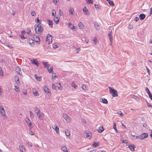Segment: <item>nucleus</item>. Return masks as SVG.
<instances>
[{"mask_svg": "<svg viewBox=\"0 0 152 152\" xmlns=\"http://www.w3.org/2000/svg\"><path fill=\"white\" fill-rule=\"evenodd\" d=\"M110 89V92L113 97L117 96H118L117 91L113 88L109 87Z\"/></svg>", "mask_w": 152, "mask_h": 152, "instance_id": "f257e3e1", "label": "nucleus"}, {"mask_svg": "<svg viewBox=\"0 0 152 152\" xmlns=\"http://www.w3.org/2000/svg\"><path fill=\"white\" fill-rule=\"evenodd\" d=\"M148 135L147 133H144L140 135L136 136L135 139L138 138L142 140L148 137Z\"/></svg>", "mask_w": 152, "mask_h": 152, "instance_id": "f03ea898", "label": "nucleus"}, {"mask_svg": "<svg viewBox=\"0 0 152 152\" xmlns=\"http://www.w3.org/2000/svg\"><path fill=\"white\" fill-rule=\"evenodd\" d=\"M38 27L37 31L39 32H42L43 30V28L41 26L40 24L39 23H38L37 26L36 25L34 26L35 30L36 33L37 32V28Z\"/></svg>", "mask_w": 152, "mask_h": 152, "instance_id": "7ed1b4c3", "label": "nucleus"}, {"mask_svg": "<svg viewBox=\"0 0 152 152\" xmlns=\"http://www.w3.org/2000/svg\"><path fill=\"white\" fill-rule=\"evenodd\" d=\"M52 36L49 34L47 35L46 41L47 43L49 44L52 42Z\"/></svg>", "mask_w": 152, "mask_h": 152, "instance_id": "20e7f679", "label": "nucleus"}, {"mask_svg": "<svg viewBox=\"0 0 152 152\" xmlns=\"http://www.w3.org/2000/svg\"><path fill=\"white\" fill-rule=\"evenodd\" d=\"M63 117L66 120L67 122H69L71 121V119L69 116L66 114H63Z\"/></svg>", "mask_w": 152, "mask_h": 152, "instance_id": "39448f33", "label": "nucleus"}, {"mask_svg": "<svg viewBox=\"0 0 152 152\" xmlns=\"http://www.w3.org/2000/svg\"><path fill=\"white\" fill-rule=\"evenodd\" d=\"M14 80L17 85H18L19 84H20V82L19 81V77L18 76H15Z\"/></svg>", "mask_w": 152, "mask_h": 152, "instance_id": "423d86ee", "label": "nucleus"}, {"mask_svg": "<svg viewBox=\"0 0 152 152\" xmlns=\"http://www.w3.org/2000/svg\"><path fill=\"white\" fill-rule=\"evenodd\" d=\"M33 38L34 39V41L36 42H38L40 41V39L38 36L34 35L33 36Z\"/></svg>", "mask_w": 152, "mask_h": 152, "instance_id": "0eeeda50", "label": "nucleus"}, {"mask_svg": "<svg viewBox=\"0 0 152 152\" xmlns=\"http://www.w3.org/2000/svg\"><path fill=\"white\" fill-rule=\"evenodd\" d=\"M15 71L18 74L20 75H22V73L21 72H20L21 71V69L18 66H17V67L16 68Z\"/></svg>", "mask_w": 152, "mask_h": 152, "instance_id": "6e6552de", "label": "nucleus"}, {"mask_svg": "<svg viewBox=\"0 0 152 152\" xmlns=\"http://www.w3.org/2000/svg\"><path fill=\"white\" fill-rule=\"evenodd\" d=\"M83 10L85 14L87 15H89V13L88 12V9L86 6L83 9Z\"/></svg>", "mask_w": 152, "mask_h": 152, "instance_id": "1a4fd4ad", "label": "nucleus"}, {"mask_svg": "<svg viewBox=\"0 0 152 152\" xmlns=\"http://www.w3.org/2000/svg\"><path fill=\"white\" fill-rule=\"evenodd\" d=\"M28 42L31 46H33L34 45V41L32 39H29L28 41Z\"/></svg>", "mask_w": 152, "mask_h": 152, "instance_id": "9d476101", "label": "nucleus"}, {"mask_svg": "<svg viewBox=\"0 0 152 152\" xmlns=\"http://www.w3.org/2000/svg\"><path fill=\"white\" fill-rule=\"evenodd\" d=\"M42 64L44 65V67L46 68L48 70L49 69L50 65L48 64V62L45 61H43Z\"/></svg>", "mask_w": 152, "mask_h": 152, "instance_id": "9b49d317", "label": "nucleus"}, {"mask_svg": "<svg viewBox=\"0 0 152 152\" xmlns=\"http://www.w3.org/2000/svg\"><path fill=\"white\" fill-rule=\"evenodd\" d=\"M145 15L144 14H141L139 15V18L141 20H143L145 17Z\"/></svg>", "mask_w": 152, "mask_h": 152, "instance_id": "f8f14e48", "label": "nucleus"}, {"mask_svg": "<svg viewBox=\"0 0 152 152\" xmlns=\"http://www.w3.org/2000/svg\"><path fill=\"white\" fill-rule=\"evenodd\" d=\"M94 26L97 30H98L100 28L97 22L94 23Z\"/></svg>", "mask_w": 152, "mask_h": 152, "instance_id": "ddd939ff", "label": "nucleus"}, {"mask_svg": "<svg viewBox=\"0 0 152 152\" xmlns=\"http://www.w3.org/2000/svg\"><path fill=\"white\" fill-rule=\"evenodd\" d=\"M100 100V101L103 103L105 104L108 103V101L106 99L104 98H101Z\"/></svg>", "mask_w": 152, "mask_h": 152, "instance_id": "4468645a", "label": "nucleus"}, {"mask_svg": "<svg viewBox=\"0 0 152 152\" xmlns=\"http://www.w3.org/2000/svg\"><path fill=\"white\" fill-rule=\"evenodd\" d=\"M31 61L32 62V63L35 64L36 66H38L39 63L38 61L35 59H34L32 61L31 60Z\"/></svg>", "mask_w": 152, "mask_h": 152, "instance_id": "2eb2a0df", "label": "nucleus"}, {"mask_svg": "<svg viewBox=\"0 0 152 152\" xmlns=\"http://www.w3.org/2000/svg\"><path fill=\"white\" fill-rule=\"evenodd\" d=\"M108 35L109 37V39L110 42L111 43H112L113 41V37L112 36V33L111 32H110L108 34Z\"/></svg>", "mask_w": 152, "mask_h": 152, "instance_id": "dca6fc26", "label": "nucleus"}, {"mask_svg": "<svg viewBox=\"0 0 152 152\" xmlns=\"http://www.w3.org/2000/svg\"><path fill=\"white\" fill-rule=\"evenodd\" d=\"M0 113L1 115L4 117H5L7 116L4 110L0 111Z\"/></svg>", "mask_w": 152, "mask_h": 152, "instance_id": "f3484780", "label": "nucleus"}, {"mask_svg": "<svg viewBox=\"0 0 152 152\" xmlns=\"http://www.w3.org/2000/svg\"><path fill=\"white\" fill-rule=\"evenodd\" d=\"M53 127H55V128L54 129L56 132V133L57 134H58L59 133V129L58 127L56 125H54L53 126Z\"/></svg>", "mask_w": 152, "mask_h": 152, "instance_id": "a211bd4d", "label": "nucleus"}, {"mask_svg": "<svg viewBox=\"0 0 152 152\" xmlns=\"http://www.w3.org/2000/svg\"><path fill=\"white\" fill-rule=\"evenodd\" d=\"M129 147L131 151H133L134 150V145L130 144L129 145Z\"/></svg>", "mask_w": 152, "mask_h": 152, "instance_id": "6ab92c4d", "label": "nucleus"}, {"mask_svg": "<svg viewBox=\"0 0 152 152\" xmlns=\"http://www.w3.org/2000/svg\"><path fill=\"white\" fill-rule=\"evenodd\" d=\"M104 128L103 127L100 126L98 129V131L99 133H102L104 130Z\"/></svg>", "mask_w": 152, "mask_h": 152, "instance_id": "aec40b11", "label": "nucleus"}, {"mask_svg": "<svg viewBox=\"0 0 152 152\" xmlns=\"http://www.w3.org/2000/svg\"><path fill=\"white\" fill-rule=\"evenodd\" d=\"M99 142H94V143L92 144V146L93 147L96 148L99 146Z\"/></svg>", "mask_w": 152, "mask_h": 152, "instance_id": "412c9836", "label": "nucleus"}, {"mask_svg": "<svg viewBox=\"0 0 152 152\" xmlns=\"http://www.w3.org/2000/svg\"><path fill=\"white\" fill-rule=\"evenodd\" d=\"M61 149L64 152H68V150H67L66 147L64 145L62 146Z\"/></svg>", "mask_w": 152, "mask_h": 152, "instance_id": "4be33fe9", "label": "nucleus"}, {"mask_svg": "<svg viewBox=\"0 0 152 152\" xmlns=\"http://www.w3.org/2000/svg\"><path fill=\"white\" fill-rule=\"evenodd\" d=\"M26 121L27 122L28 126L29 127L31 125V122L30 120L29 119H28V118H27L26 120Z\"/></svg>", "mask_w": 152, "mask_h": 152, "instance_id": "5701e85b", "label": "nucleus"}, {"mask_svg": "<svg viewBox=\"0 0 152 152\" xmlns=\"http://www.w3.org/2000/svg\"><path fill=\"white\" fill-rule=\"evenodd\" d=\"M54 20L56 24H57L58 23L59 21V18L58 17H55L54 19Z\"/></svg>", "mask_w": 152, "mask_h": 152, "instance_id": "b1692460", "label": "nucleus"}, {"mask_svg": "<svg viewBox=\"0 0 152 152\" xmlns=\"http://www.w3.org/2000/svg\"><path fill=\"white\" fill-rule=\"evenodd\" d=\"M48 22V24L49 26L51 27L52 28L53 26V21L51 20H47Z\"/></svg>", "mask_w": 152, "mask_h": 152, "instance_id": "393cba45", "label": "nucleus"}, {"mask_svg": "<svg viewBox=\"0 0 152 152\" xmlns=\"http://www.w3.org/2000/svg\"><path fill=\"white\" fill-rule=\"evenodd\" d=\"M34 76L37 80L40 81L41 80V77L37 76L36 74L34 75Z\"/></svg>", "mask_w": 152, "mask_h": 152, "instance_id": "a878e982", "label": "nucleus"}, {"mask_svg": "<svg viewBox=\"0 0 152 152\" xmlns=\"http://www.w3.org/2000/svg\"><path fill=\"white\" fill-rule=\"evenodd\" d=\"M69 14L70 15H73L74 13V10L73 8H70V10H69Z\"/></svg>", "mask_w": 152, "mask_h": 152, "instance_id": "bb28decb", "label": "nucleus"}, {"mask_svg": "<svg viewBox=\"0 0 152 152\" xmlns=\"http://www.w3.org/2000/svg\"><path fill=\"white\" fill-rule=\"evenodd\" d=\"M20 150L21 152H25V150L24 147L22 146L19 147Z\"/></svg>", "mask_w": 152, "mask_h": 152, "instance_id": "cd10ccee", "label": "nucleus"}, {"mask_svg": "<svg viewBox=\"0 0 152 152\" xmlns=\"http://www.w3.org/2000/svg\"><path fill=\"white\" fill-rule=\"evenodd\" d=\"M113 128L115 130L116 132L117 133L118 132L116 128V124L115 123H113Z\"/></svg>", "mask_w": 152, "mask_h": 152, "instance_id": "c85d7f7f", "label": "nucleus"}, {"mask_svg": "<svg viewBox=\"0 0 152 152\" xmlns=\"http://www.w3.org/2000/svg\"><path fill=\"white\" fill-rule=\"evenodd\" d=\"M109 3L110 5L112 6H114V4L113 1H107Z\"/></svg>", "mask_w": 152, "mask_h": 152, "instance_id": "c756f323", "label": "nucleus"}, {"mask_svg": "<svg viewBox=\"0 0 152 152\" xmlns=\"http://www.w3.org/2000/svg\"><path fill=\"white\" fill-rule=\"evenodd\" d=\"M79 26L80 29L83 28L84 26L83 23L81 22H80L78 24Z\"/></svg>", "mask_w": 152, "mask_h": 152, "instance_id": "7c9ffc66", "label": "nucleus"}, {"mask_svg": "<svg viewBox=\"0 0 152 152\" xmlns=\"http://www.w3.org/2000/svg\"><path fill=\"white\" fill-rule=\"evenodd\" d=\"M69 26L71 29H72L75 28V26L73 25H72L70 23H69L68 24Z\"/></svg>", "mask_w": 152, "mask_h": 152, "instance_id": "2f4dec72", "label": "nucleus"}, {"mask_svg": "<svg viewBox=\"0 0 152 152\" xmlns=\"http://www.w3.org/2000/svg\"><path fill=\"white\" fill-rule=\"evenodd\" d=\"M66 135L67 136H69L70 134L69 131L68 130H66L65 131Z\"/></svg>", "mask_w": 152, "mask_h": 152, "instance_id": "473e14b6", "label": "nucleus"}, {"mask_svg": "<svg viewBox=\"0 0 152 152\" xmlns=\"http://www.w3.org/2000/svg\"><path fill=\"white\" fill-rule=\"evenodd\" d=\"M44 90L45 91L46 93L47 92L48 93H49V90L48 88L47 87H45L44 88Z\"/></svg>", "mask_w": 152, "mask_h": 152, "instance_id": "72a5a7b5", "label": "nucleus"}, {"mask_svg": "<svg viewBox=\"0 0 152 152\" xmlns=\"http://www.w3.org/2000/svg\"><path fill=\"white\" fill-rule=\"evenodd\" d=\"M34 111L35 113L37 112H40V110L39 109V108L37 107H34Z\"/></svg>", "mask_w": 152, "mask_h": 152, "instance_id": "f704fd0d", "label": "nucleus"}, {"mask_svg": "<svg viewBox=\"0 0 152 152\" xmlns=\"http://www.w3.org/2000/svg\"><path fill=\"white\" fill-rule=\"evenodd\" d=\"M59 89L61 90L62 89V87L60 83H59L57 86Z\"/></svg>", "mask_w": 152, "mask_h": 152, "instance_id": "c9c22d12", "label": "nucleus"}, {"mask_svg": "<svg viewBox=\"0 0 152 152\" xmlns=\"http://www.w3.org/2000/svg\"><path fill=\"white\" fill-rule=\"evenodd\" d=\"M72 86L74 87L75 89L77 87V86L76 85V84L73 82H72Z\"/></svg>", "mask_w": 152, "mask_h": 152, "instance_id": "e433bc0d", "label": "nucleus"}, {"mask_svg": "<svg viewBox=\"0 0 152 152\" xmlns=\"http://www.w3.org/2000/svg\"><path fill=\"white\" fill-rule=\"evenodd\" d=\"M48 71L50 73H52L53 72V67H50V69H49Z\"/></svg>", "mask_w": 152, "mask_h": 152, "instance_id": "4c0bfd02", "label": "nucleus"}, {"mask_svg": "<svg viewBox=\"0 0 152 152\" xmlns=\"http://www.w3.org/2000/svg\"><path fill=\"white\" fill-rule=\"evenodd\" d=\"M29 113H30V117L31 118H33L34 117V115L33 114V113H32V112L31 111H30Z\"/></svg>", "mask_w": 152, "mask_h": 152, "instance_id": "58836bf2", "label": "nucleus"}, {"mask_svg": "<svg viewBox=\"0 0 152 152\" xmlns=\"http://www.w3.org/2000/svg\"><path fill=\"white\" fill-rule=\"evenodd\" d=\"M52 15L53 16H55L56 15V12L55 10H53L52 11Z\"/></svg>", "mask_w": 152, "mask_h": 152, "instance_id": "ea45409f", "label": "nucleus"}, {"mask_svg": "<svg viewBox=\"0 0 152 152\" xmlns=\"http://www.w3.org/2000/svg\"><path fill=\"white\" fill-rule=\"evenodd\" d=\"M0 75L2 76H3V72L2 70V68L0 67Z\"/></svg>", "mask_w": 152, "mask_h": 152, "instance_id": "a19ab883", "label": "nucleus"}, {"mask_svg": "<svg viewBox=\"0 0 152 152\" xmlns=\"http://www.w3.org/2000/svg\"><path fill=\"white\" fill-rule=\"evenodd\" d=\"M136 136H136L135 135H131L130 136V138L132 140L134 139H135L134 138L135 137L136 138Z\"/></svg>", "mask_w": 152, "mask_h": 152, "instance_id": "79ce46f5", "label": "nucleus"}, {"mask_svg": "<svg viewBox=\"0 0 152 152\" xmlns=\"http://www.w3.org/2000/svg\"><path fill=\"white\" fill-rule=\"evenodd\" d=\"M91 134H87L86 135V137L88 139H90L91 138Z\"/></svg>", "mask_w": 152, "mask_h": 152, "instance_id": "37998d69", "label": "nucleus"}, {"mask_svg": "<svg viewBox=\"0 0 152 152\" xmlns=\"http://www.w3.org/2000/svg\"><path fill=\"white\" fill-rule=\"evenodd\" d=\"M20 36L21 37V39H25L26 38V37H24V36H23V34H21L20 35Z\"/></svg>", "mask_w": 152, "mask_h": 152, "instance_id": "c03bdc74", "label": "nucleus"}, {"mask_svg": "<svg viewBox=\"0 0 152 152\" xmlns=\"http://www.w3.org/2000/svg\"><path fill=\"white\" fill-rule=\"evenodd\" d=\"M147 103V105L148 107H150L152 108V105H151L147 101H146Z\"/></svg>", "mask_w": 152, "mask_h": 152, "instance_id": "a18cd8bd", "label": "nucleus"}, {"mask_svg": "<svg viewBox=\"0 0 152 152\" xmlns=\"http://www.w3.org/2000/svg\"><path fill=\"white\" fill-rule=\"evenodd\" d=\"M128 28L129 29H132L133 28V26L132 25H129V26H128Z\"/></svg>", "mask_w": 152, "mask_h": 152, "instance_id": "49530a36", "label": "nucleus"}, {"mask_svg": "<svg viewBox=\"0 0 152 152\" xmlns=\"http://www.w3.org/2000/svg\"><path fill=\"white\" fill-rule=\"evenodd\" d=\"M87 3L88 4H92L93 3V1H87Z\"/></svg>", "mask_w": 152, "mask_h": 152, "instance_id": "de8ad7c7", "label": "nucleus"}, {"mask_svg": "<svg viewBox=\"0 0 152 152\" xmlns=\"http://www.w3.org/2000/svg\"><path fill=\"white\" fill-rule=\"evenodd\" d=\"M56 86H55V85L53 83L52 84V88L53 89H56Z\"/></svg>", "mask_w": 152, "mask_h": 152, "instance_id": "09e8293b", "label": "nucleus"}, {"mask_svg": "<svg viewBox=\"0 0 152 152\" xmlns=\"http://www.w3.org/2000/svg\"><path fill=\"white\" fill-rule=\"evenodd\" d=\"M27 144L28 145L31 147H32L33 146L32 143L31 142H29L28 141V142Z\"/></svg>", "mask_w": 152, "mask_h": 152, "instance_id": "8fccbe9b", "label": "nucleus"}, {"mask_svg": "<svg viewBox=\"0 0 152 152\" xmlns=\"http://www.w3.org/2000/svg\"><path fill=\"white\" fill-rule=\"evenodd\" d=\"M31 14L32 16H34L36 15V13L34 11H33L31 12Z\"/></svg>", "mask_w": 152, "mask_h": 152, "instance_id": "3c124183", "label": "nucleus"}, {"mask_svg": "<svg viewBox=\"0 0 152 152\" xmlns=\"http://www.w3.org/2000/svg\"><path fill=\"white\" fill-rule=\"evenodd\" d=\"M59 15H60L61 16L62 15H63V12L61 10H59Z\"/></svg>", "mask_w": 152, "mask_h": 152, "instance_id": "603ef678", "label": "nucleus"}, {"mask_svg": "<svg viewBox=\"0 0 152 152\" xmlns=\"http://www.w3.org/2000/svg\"><path fill=\"white\" fill-rule=\"evenodd\" d=\"M82 88L83 90H86V86L85 85H83Z\"/></svg>", "mask_w": 152, "mask_h": 152, "instance_id": "864d4df0", "label": "nucleus"}, {"mask_svg": "<svg viewBox=\"0 0 152 152\" xmlns=\"http://www.w3.org/2000/svg\"><path fill=\"white\" fill-rule=\"evenodd\" d=\"M145 90L146 91L147 93H148V92H150L149 90V89L148 88V87H146L145 88Z\"/></svg>", "mask_w": 152, "mask_h": 152, "instance_id": "5fc2aeb1", "label": "nucleus"}, {"mask_svg": "<svg viewBox=\"0 0 152 152\" xmlns=\"http://www.w3.org/2000/svg\"><path fill=\"white\" fill-rule=\"evenodd\" d=\"M33 94L35 96H38V94L37 91H35V92H33Z\"/></svg>", "mask_w": 152, "mask_h": 152, "instance_id": "6e6d98bb", "label": "nucleus"}, {"mask_svg": "<svg viewBox=\"0 0 152 152\" xmlns=\"http://www.w3.org/2000/svg\"><path fill=\"white\" fill-rule=\"evenodd\" d=\"M139 20V18L138 17H136L134 18V20L136 22L137 21Z\"/></svg>", "mask_w": 152, "mask_h": 152, "instance_id": "4d7b16f0", "label": "nucleus"}, {"mask_svg": "<svg viewBox=\"0 0 152 152\" xmlns=\"http://www.w3.org/2000/svg\"><path fill=\"white\" fill-rule=\"evenodd\" d=\"M4 110L2 105H0V111Z\"/></svg>", "mask_w": 152, "mask_h": 152, "instance_id": "13d9d810", "label": "nucleus"}, {"mask_svg": "<svg viewBox=\"0 0 152 152\" xmlns=\"http://www.w3.org/2000/svg\"><path fill=\"white\" fill-rule=\"evenodd\" d=\"M23 93L25 95H26L27 94V91L26 90H23Z\"/></svg>", "mask_w": 152, "mask_h": 152, "instance_id": "bf43d9fd", "label": "nucleus"}, {"mask_svg": "<svg viewBox=\"0 0 152 152\" xmlns=\"http://www.w3.org/2000/svg\"><path fill=\"white\" fill-rule=\"evenodd\" d=\"M97 39L96 38H95L93 40V41L95 43V44H96L97 41Z\"/></svg>", "mask_w": 152, "mask_h": 152, "instance_id": "052dcab7", "label": "nucleus"}, {"mask_svg": "<svg viewBox=\"0 0 152 152\" xmlns=\"http://www.w3.org/2000/svg\"><path fill=\"white\" fill-rule=\"evenodd\" d=\"M81 50L80 48H78L76 49V53H78L79 51Z\"/></svg>", "mask_w": 152, "mask_h": 152, "instance_id": "680f3d73", "label": "nucleus"}, {"mask_svg": "<svg viewBox=\"0 0 152 152\" xmlns=\"http://www.w3.org/2000/svg\"><path fill=\"white\" fill-rule=\"evenodd\" d=\"M95 7L96 8L100 9V7L98 5H96V4H94Z\"/></svg>", "mask_w": 152, "mask_h": 152, "instance_id": "e2e57ef3", "label": "nucleus"}, {"mask_svg": "<svg viewBox=\"0 0 152 152\" xmlns=\"http://www.w3.org/2000/svg\"><path fill=\"white\" fill-rule=\"evenodd\" d=\"M146 69L147 70V72L148 73L149 75L150 74V70L147 67H146Z\"/></svg>", "mask_w": 152, "mask_h": 152, "instance_id": "0e129e2a", "label": "nucleus"}, {"mask_svg": "<svg viewBox=\"0 0 152 152\" xmlns=\"http://www.w3.org/2000/svg\"><path fill=\"white\" fill-rule=\"evenodd\" d=\"M29 133L30 134H31V135H33L34 134V132L32 131H29Z\"/></svg>", "mask_w": 152, "mask_h": 152, "instance_id": "69168bd1", "label": "nucleus"}, {"mask_svg": "<svg viewBox=\"0 0 152 152\" xmlns=\"http://www.w3.org/2000/svg\"><path fill=\"white\" fill-rule=\"evenodd\" d=\"M36 19L37 21V23H39L40 24L41 23L40 22V20L39 19V18L38 17Z\"/></svg>", "mask_w": 152, "mask_h": 152, "instance_id": "338daca9", "label": "nucleus"}, {"mask_svg": "<svg viewBox=\"0 0 152 152\" xmlns=\"http://www.w3.org/2000/svg\"><path fill=\"white\" fill-rule=\"evenodd\" d=\"M118 113L119 115H121V116H123V113H122V112L121 111H119Z\"/></svg>", "mask_w": 152, "mask_h": 152, "instance_id": "774afa93", "label": "nucleus"}]
</instances>
